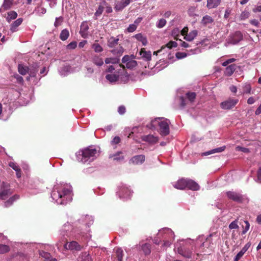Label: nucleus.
I'll use <instances>...</instances> for the list:
<instances>
[{
    "label": "nucleus",
    "instance_id": "1",
    "mask_svg": "<svg viewBox=\"0 0 261 261\" xmlns=\"http://www.w3.org/2000/svg\"><path fill=\"white\" fill-rule=\"evenodd\" d=\"M71 187L68 184L55 185L51 193V198L58 204H66L71 200Z\"/></svg>",
    "mask_w": 261,
    "mask_h": 261
},
{
    "label": "nucleus",
    "instance_id": "53",
    "mask_svg": "<svg viewBox=\"0 0 261 261\" xmlns=\"http://www.w3.org/2000/svg\"><path fill=\"white\" fill-rule=\"evenodd\" d=\"M229 228L230 229H237L239 228V226L238 225V221L237 220L232 221L229 225Z\"/></svg>",
    "mask_w": 261,
    "mask_h": 261
},
{
    "label": "nucleus",
    "instance_id": "25",
    "mask_svg": "<svg viewBox=\"0 0 261 261\" xmlns=\"http://www.w3.org/2000/svg\"><path fill=\"white\" fill-rule=\"evenodd\" d=\"M13 4V0H4L3 5L0 8V12H3L10 9Z\"/></svg>",
    "mask_w": 261,
    "mask_h": 261
},
{
    "label": "nucleus",
    "instance_id": "34",
    "mask_svg": "<svg viewBox=\"0 0 261 261\" xmlns=\"http://www.w3.org/2000/svg\"><path fill=\"white\" fill-rule=\"evenodd\" d=\"M119 39L115 38L114 37H110L108 41V45L110 47H113L118 43Z\"/></svg>",
    "mask_w": 261,
    "mask_h": 261
},
{
    "label": "nucleus",
    "instance_id": "36",
    "mask_svg": "<svg viewBox=\"0 0 261 261\" xmlns=\"http://www.w3.org/2000/svg\"><path fill=\"white\" fill-rule=\"evenodd\" d=\"M22 22V18H18L16 21H15L11 25V31L12 32H14L16 31L17 28L20 25V24Z\"/></svg>",
    "mask_w": 261,
    "mask_h": 261
},
{
    "label": "nucleus",
    "instance_id": "2",
    "mask_svg": "<svg viewBox=\"0 0 261 261\" xmlns=\"http://www.w3.org/2000/svg\"><path fill=\"white\" fill-rule=\"evenodd\" d=\"M74 218L71 216L69 220L71 221L72 224H70L68 222L64 224L61 229L60 230V235L62 236V241L65 242L67 238L75 236L76 234L83 235L85 232L81 231L76 221H72Z\"/></svg>",
    "mask_w": 261,
    "mask_h": 261
},
{
    "label": "nucleus",
    "instance_id": "38",
    "mask_svg": "<svg viewBox=\"0 0 261 261\" xmlns=\"http://www.w3.org/2000/svg\"><path fill=\"white\" fill-rule=\"evenodd\" d=\"M69 36V33L67 29H65L63 30L60 35V38L62 41L67 40Z\"/></svg>",
    "mask_w": 261,
    "mask_h": 261
},
{
    "label": "nucleus",
    "instance_id": "12",
    "mask_svg": "<svg viewBox=\"0 0 261 261\" xmlns=\"http://www.w3.org/2000/svg\"><path fill=\"white\" fill-rule=\"evenodd\" d=\"M229 199L237 202H242L243 200V196L238 193L229 191L226 193Z\"/></svg>",
    "mask_w": 261,
    "mask_h": 261
},
{
    "label": "nucleus",
    "instance_id": "23",
    "mask_svg": "<svg viewBox=\"0 0 261 261\" xmlns=\"http://www.w3.org/2000/svg\"><path fill=\"white\" fill-rule=\"evenodd\" d=\"M221 0H207L206 7L208 9L217 8L221 3Z\"/></svg>",
    "mask_w": 261,
    "mask_h": 261
},
{
    "label": "nucleus",
    "instance_id": "64",
    "mask_svg": "<svg viewBox=\"0 0 261 261\" xmlns=\"http://www.w3.org/2000/svg\"><path fill=\"white\" fill-rule=\"evenodd\" d=\"M256 181L261 182V167H260L257 171Z\"/></svg>",
    "mask_w": 261,
    "mask_h": 261
},
{
    "label": "nucleus",
    "instance_id": "57",
    "mask_svg": "<svg viewBox=\"0 0 261 261\" xmlns=\"http://www.w3.org/2000/svg\"><path fill=\"white\" fill-rule=\"evenodd\" d=\"M180 106L181 108H184L187 105L186 99L182 96L180 97Z\"/></svg>",
    "mask_w": 261,
    "mask_h": 261
},
{
    "label": "nucleus",
    "instance_id": "58",
    "mask_svg": "<svg viewBox=\"0 0 261 261\" xmlns=\"http://www.w3.org/2000/svg\"><path fill=\"white\" fill-rule=\"evenodd\" d=\"M249 16V13L247 11L242 12L240 15L241 20H244L247 18Z\"/></svg>",
    "mask_w": 261,
    "mask_h": 261
},
{
    "label": "nucleus",
    "instance_id": "56",
    "mask_svg": "<svg viewBox=\"0 0 261 261\" xmlns=\"http://www.w3.org/2000/svg\"><path fill=\"white\" fill-rule=\"evenodd\" d=\"M244 223L245 224V227L242 231V234H245L249 230L250 227V224L247 221H245Z\"/></svg>",
    "mask_w": 261,
    "mask_h": 261
},
{
    "label": "nucleus",
    "instance_id": "39",
    "mask_svg": "<svg viewBox=\"0 0 261 261\" xmlns=\"http://www.w3.org/2000/svg\"><path fill=\"white\" fill-rule=\"evenodd\" d=\"M18 69L19 73L21 75H25L29 72V68L21 64L18 65Z\"/></svg>",
    "mask_w": 261,
    "mask_h": 261
},
{
    "label": "nucleus",
    "instance_id": "50",
    "mask_svg": "<svg viewBox=\"0 0 261 261\" xmlns=\"http://www.w3.org/2000/svg\"><path fill=\"white\" fill-rule=\"evenodd\" d=\"M121 152H119L114 155V160L117 161H120L124 159V157L123 155H121Z\"/></svg>",
    "mask_w": 261,
    "mask_h": 261
},
{
    "label": "nucleus",
    "instance_id": "28",
    "mask_svg": "<svg viewBox=\"0 0 261 261\" xmlns=\"http://www.w3.org/2000/svg\"><path fill=\"white\" fill-rule=\"evenodd\" d=\"M46 9L42 7L41 5L36 7L34 11V13H35L37 15L39 16H42L45 13H46Z\"/></svg>",
    "mask_w": 261,
    "mask_h": 261
},
{
    "label": "nucleus",
    "instance_id": "41",
    "mask_svg": "<svg viewBox=\"0 0 261 261\" xmlns=\"http://www.w3.org/2000/svg\"><path fill=\"white\" fill-rule=\"evenodd\" d=\"M37 72L38 69L36 66H32L30 68H29L28 73L29 74L30 76L33 77H35Z\"/></svg>",
    "mask_w": 261,
    "mask_h": 261
},
{
    "label": "nucleus",
    "instance_id": "15",
    "mask_svg": "<svg viewBox=\"0 0 261 261\" xmlns=\"http://www.w3.org/2000/svg\"><path fill=\"white\" fill-rule=\"evenodd\" d=\"M63 247L65 249H69L71 250L79 251L81 249V246L75 241L71 242L69 245H68L67 243H65L63 245Z\"/></svg>",
    "mask_w": 261,
    "mask_h": 261
},
{
    "label": "nucleus",
    "instance_id": "10",
    "mask_svg": "<svg viewBox=\"0 0 261 261\" xmlns=\"http://www.w3.org/2000/svg\"><path fill=\"white\" fill-rule=\"evenodd\" d=\"M132 192L125 185H122L117 192V195L121 199H127L130 196Z\"/></svg>",
    "mask_w": 261,
    "mask_h": 261
},
{
    "label": "nucleus",
    "instance_id": "11",
    "mask_svg": "<svg viewBox=\"0 0 261 261\" xmlns=\"http://www.w3.org/2000/svg\"><path fill=\"white\" fill-rule=\"evenodd\" d=\"M178 253L182 256L190 258L192 255V249L186 247L179 246L177 248Z\"/></svg>",
    "mask_w": 261,
    "mask_h": 261
},
{
    "label": "nucleus",
    "instance_id": "17",
    "mask_svg": "<svg viewBox=\"0 0 261 261\" xmlns=\"http://www.w3.org/2000/svg\"><path fill=\"white\" fill-rule=\"evenodd\" d=\"M141 139L143 141L147 142L152 144L156 143L159 140L158 137L154 136L153 135L143 136L141 137Z\"/></svg>",
    "mask_w": 261,
    "mask_h": 261
},
{
    "label": "nucleus",
    "instance_id": "20",
    "mask_svg": "<svg viewBox=\"0 0 261 261\" xmlns=\"http://www.w3.org/2000/svg\"><path fill=\"white\" fill-rule=\"evenodd\" d=\"M173 186L178 190L186 189V179L181 178L173 184Z\"/></svg>",
    "mask_w": 261,
    "mask_h": 261
},
{
    "label": "nucleus",
    "instance_id": "32",
    "mask_svg": "<svg viewBox=\"0 0 261 261\" xmlns=\"http://www.w3.org/2000/svg\"><path fill=\"white\" fill-rule=\"evenodd\" d=\"M236 69V65L235 64H231L225 69V74L227 76H231Z\"/></svg>",
    "mask_w": 261,
    "mask_h": 261
},
{
    "label": "nucleus",
    "instance_id": "46",
    "mask_svg": "<svg viewBox=\"0 0 261 261\" xmlns=\"http://www.w3.org/2000/svg\"><path fill=\"white\" fill-rule=\"evenodd\" d=\"M119 62V59L116 58H107L105 59V63L106 64H115Z\"/></svg>",
    "mask_w": 261,
    "mask_h": 261
},
{
    "label": "nucleus",
    "instance_id": "43",
    "mask_svg": "<svg viewBox=\"0 0 261 261\" xmlns=\"http://www.w3.org/2000/svg\"><path fill=\"white\" fill-rule=\"evenodd\" d=\"M17 16V14L15 11H10L8 13L7 20L10 22L11 20L15 19Z\"/></svg>",
    "mask_w": 261,
    "mask_h": 261
},
{
    "label": "nucleus",
    "instance_id": "31",
    "mask_svg": "<svg viewBox=\"0 0 261 261\" xmlns=\"http://www.w3.org/2000/svg\"><path fill=\"white\" fill-rule=\"evenodd\" d=\"M40 255L45 259V261L57 260L56 258L52 257L50 253L44 251H40Z\"/></svg>",
    "mask_w": 261,
    "mask_h": 261
},
{
    "label": "nucleus",
    "instance_id": "62",
    "mask_svg": "<svg viewBox=\"0 0 261 261\" xmlns=\"http://www.w3.org/2000/svg\"><path fill=\"white\" fill-rule=\"evenodd\" d=\"M136 25H135L134 23L130 24L129 25V27L127 28V31L128 32L132 33L134 32L137 29Z\"/></svg>",
    "mask_w": 261,
    "mask_h": 261
},
{
    "label": "nucleus",
    "instance_id": "13",
    "mask_svg": "<svg viewBox=\"0 0 261 261\" xmlns=\"http://www.w3.org/2000/svg\"><path fill=\"white\" fill-rule=\"evenodd\" d=\"M130 0H121L120 1H115L114 9L116 11H122L130 4Z\"/></svg>",
    "mask_w": 261,
    "mask_h": 261
},
{
    "label": "nucleus",
    "instance_id": "24",
    "mask_svg": "<svg viewBox=\"0 0 261 261\" xmlns=\"http://www.w3.org/2000/svg\"><path fill=\"white\" fill-rule=\"evenodd\" d=\"M225 148H226V146H221V147H218V148H215V149H212L211 150H209L208 151L203 152V153H202V155H204V156H206V155H210L211 154H213V153H215L221 152L224 151Z\"/></svg>",
    "mask_w": 261,
    "mask_h": 261
},
{
    "label": "nucleus",
    "instance_id": "30",
    "mask_svg": "<svg viewBox=\"0 0 261 261\" xmlns=\"http://www.w3.org/2000/svg\"><path fill=\"white\" fill-rule=\"evenodd\" d=\"M19 198V196L18 195H14V196L10 197L7 201L5 202L4 206L5 207L10 206L13 204V203L16 200L18 199Z\"/></svg>",
    "mask_w": 261,
    "mask_h": 261
},
{
    "label": "nucleus",
    "instance_id": "27",
    "mask_svg": "<svg viewBox=\"0 0 261 261\" xmlns=\"http://www.w3.org/2000/svg\"><path fill=\"white\" fill-rule=\"evenodd\" d=\"M70 67L69 65H64L59 69V72L61 75L66 76L70 72Z\"/></svg>",
    "mask_w": 261,
    "mask_h": 261
},
{
    "label": "nucleus",
    "instance_id": "61",
    "mask_svg": "<svg viewBox=\"0 0 261 261\" xmlns=\"http://www.w3.org/2000/svg\"><path fill=\"white\" fill-rule=\"evenodd\" d=\"M251 91V87L250 85L246 84L243 87V92L245 93H249Z\"/></svg>",
    "mask_w": 261,
    "mask_h": 261
},
{
    "label": "nucleus",
    "instance_id": "29",
    "mask_svg": "<svg viewBox=\"0 0 261 261\" xmlns=\"http://www.w3.org/2000/svg\"><path fill=\"white\" fill-rule=\"evenodd\" d=\"M197 30H193L189 34H187L185 36L184 39L188 41H191L197 36Z\"/></svg>",
    "mask_w": 261,
    "mask_h": 261
},
{
    "label": "nucleus",
    "instance_id": "49",
    "mask_svg": "<svg viewBox=\"0 0 261 261\" xmlns=\"http://www.w3.org/2000/svg\"><path fill=\"white\" fill-rule=\"evenodd\" d=\"M196 10V7L195 6L190 7L188 11V14L190 16H193L195 15V13Z\"/></svg>",
    "mask_w": 261,
    "mask_h": 261
},
{
    "label": "nucleus",
    "instance_id": "59",
    "mask_svg": "<svg viewBox=\"0 0 261 261\" xmlns=\"http://www.w3.org/2000/svg\"><path fill=\"white\" fill-rule=\"evenodd\" d=\"M77 46V43L75 41H72L68 44L67 46V48L70 49L75 48Z\"/></svg>",
    "mask_w": 261,
    "mask_h": 261
},
{
    "label": "nucleus",
    "instance_id": "63",
    "mask_svg": "<svg viewBox=\"0 0 261 261\" xmlns=\"http://www.w3.org/2000/svg\"><path fill=\"white\" fill-rule=\"evenodd\" d=\"M120 141V138L119 137H115L111 141L112 145H116L118 144Z\"/></svg>",
    "mask_w": 261,
    "mask_h": 261
},
{
    "label": "nucleus",
    "instance_id": "42",
    "mask_svg": "<svg viewBox=\"0 0 261 261\" xmlns=\"http://www.w3.org/2000/svg\"><path fill=\"white\" fill-rule=\"evenodd\" d=\"M10 250V248L6 245L0 244V254H4L8 252Z\"/></svg>",
    "mask_w": 261,
    "mask_h": 261
},
{
    "label": "nucleus",
    "instance_id": "54",
    "mask_svg": "<svg viewBox=\"0 0 261 261\" xmlns=\"http://www.w3.org/2000/svg\"><path fill=\"white\" fill-rule=\"evenodd\" d=\"M63 21V17L60 16L59 17H56L55 22L54 23V25L56 27H58V26L61 24V23Z\"/></svg>",
    "mask_w": 261,
    "mask_h": 261
},
{
    "label": "nucleus",
    "instance_id": "21",
    "mask_svg": "<svg viewBox=\"0 0 261 261\" xmlns=\"http://www.w3.org/2000/svg\"><path fill=\"white\" fill-rule=\"evenodd\" d=\"M139 55L141 58L145 61H149L151 58V54L150 51H146L145 48H141Z\"/></svg>",
    "mask_w": 261,
    "mask_h": 261
},
{
    "label": "nucleus",
    "instance_id": "14",
    "mask_svg": "<svg viewBox=\"0 0 261 261\" xmlns=\"http://www.w3.org/2000/svg\"><path fill=\"white\" fill-rule=\"evenodd\" d=\"M243 38L241 33L239 31L236 32L234 34L230 36L228 39V43L236 44L239 43Z\"/></svg>",
    "mask_w": 261,
    "mask_h": 261
},
{
    "label": "nucleus",
    "instance_id": "18",
    "mask_svg": "<svg viewBox=\"0 0 261 261\" xmlns=\"http://www.w3.org/2000/svg\"><path fill=\"white\" fill-rule=\"evenodd\" d=\"M145 160L144 155L141 154L133 156L130 160V162L133 164L139 165L142 164Z\"/></svg>",
    "mask_w": 261,
    "mask_h": 261
},
{
    "label": "nucleus",
    "instance_id": "16",
    "mask_svg": "<svg viewBox=\"0 0 261 261\" xmlns=\"http://www.w3.org/2000/svg\"><path fill=\"white\" fill-rule=\"evenodd\" d=\"M186 188L192 191H198L200 189V186L195 181L186 179Z\"/></svg>",
    "mask_w": 261,
    "mask_h": 261
},
{
    "label": "nucleus",
    "instance_id": "35",
    "mask_svg": "<svg viewBox=\"0 0 261 261\" xmlns=\"http://www.w3.org/2000/svg\"><path fill=\"white\" fill-rule=\"evenodd\" d=\"M134 37L138 41L142 42L143 45L145 46L147 43V39L141 34H137L134 36Z\"/></svg>",
    "mask_w": 261,
    "mask_h": 261
},
{
    "label": "nucleus",
    "instance_id": "45",
    "mask_svg": "<svg viewBox=\"0 0 261 261\" xmlns=\"http://www.w3.org/2000/svg\"><path fill=\"white\" fill-rule=\"evenodd\" d=\"M137 65V62L135 60L131 59L127 64L125 65L126 67L129 69H133Z\"/></svg>",
    "mask_w": 261,
    "mask_h": 261
},
{
    "label": "nucleus",
    "instance_id": "37",
    "mask_svg": "<svg viewBox=\"0 0 261 261\" xmlns=\"http://www.w3.org/2000/svg\"><path fill=\"white\" fill-rule=\"evenodd\" d=\"M79 261H91V258L89 253L84 252L79 257Z\"/></svg>",
    "mask_w": 261,
    "mask_h": 261
},
{
    "label": "nucleus",
    "instance_id": "7",
    "mask_svg": "<svg viewBox=\"0 0 261 261\" xmlns=\"http://www.w3.org/2000/svg\"><path fill=\"white\" fill-rule=\"evenodd\" d=\"M2 191L0 192V199L5 200L10 196L13 192L10 188V185L5 182H3L1 184Z\"/></svg>",
    "mask_w": 261,
    "mask_h": 261
},
{
    "label": "nucleus",
    "instance_id": "44",
    "mask_svg": "<svg viewBox=\"0 0 261 261\" xmlns=\"http://www.w3.org/2000/svg\"><path fill=\"white\" fill-rule=\"evenodd\" d=\"M116 254L119 261H122L123 252L121 248H117L116 249Z\"/></svg>",
    "mask_w": 261,
    "mask_h": 261
},
{
    "label": "nucleus",
    "instance_id": "33",
    "mask_svg": "<svg viewBox=\"0 0 261 261\" xmlns=\"http://www.w3.org/2000/svg\"><path fill=\"white\" fill-rule=\"evenodd\" d=\"M119 76L115 74H108L106 76V79L111 83L116 82L118 80Z\"/></svg>",
    "mask_w": 261,
    "mask_h": 261
},
{
    "label": "nucleus",
    "instance_id": "40",
    "mask_svg": "<svg viewBox=\"0 0 261 261\" xmlns=\"http://www.w3.org/2000/svg\"><path fill=\"white\" fill-rule=\"evenodd\" d=\"M92 48L95 53H99L103 51L102 47L97 43H93L91 46Z\"/></svg>",
    "mask_w": 261,
    "mask_h": 261
},
{
    "label": "nucleus",
    "instance_id": "4",
    "mask_svg": "<svg viewBox=\"0 0 261 261\" xmlns=\"http://www.w3.org/2000/svg\"><path fill=\"white\" fill-rule=\"evenodd\" d=\"M98 155V151L93 147L80 150L76 153L77 160L84 164H89Z\"/></svg>",
    "mask_w": 261,
    "mask_h": 261
},
{
    "label": "nucleus",
    "instance_id": "48",
    "mask_svg": "<svg viewBox=\"0 0 261 261\" xmlns=\"http://www.w3.org/2000/svg\"><path fill=\"white\" fill-rule=\"evenodd\" d=\"M187 97L188 98V99L191 101L192 102L194 101V100L195 98L196 97V94L194 92H188L186 94Z\"/></svg>",
    "mask_w": 261,
    "mask_h": 261
},
{
    "label": "nucleus",
    "instance_id": "52",
    "mask_svg": "<svg viewBox=\"0 0 261 261\" xmlns=\"http://www.w3.org/2000/svg\"><path fill=\"white\" fill-rule=\"evenodd\" d=\"M177 46V42L175 41H170L166 45V46L169 49H171L173 47H176Z\"/></svg>",
    "mask_w": 261,
    "mask_h": 261
},
{
    "label": "nucleus",
    "instance_id": "9",
    "mask_svg": "<svg viewBox=\"0 0 261 261\" xmlns=\"http://www.w3.org/2000/svg\"><path fill=\"white\" fill-rule=\"evenodd\" d=\"M136 248L139 251H142L145 255H148L151 253V245L147 243L141 242L136 246Z\"/></svg>",
    "mask_w": 261,
    "mask_h": 261
},
{
    "label": "nucleus",
    "instance_id": "3",
    "mask_svg": "<svg viewBox=\"0 0 261 261\" xmlns=\"http://www.w3.org/2000/svg\"><path fill=\"white\" fill-rule=\"evenodd\" d=\"M169 120L164 117H158L150 121V123L146 125V127L152 130L157 129L160 134L163 136L168 135L169 134Z\"/></svg>",
    "mask_w": 261,
    "mask_h": 261
},
{
    "label": "nucleus",
    "instance_id": "19",
    "mask_svg": "<svg viewBox=\"0 0 261 261\" xmlns=\"http://www.w3.org/2000/svg\"><path fill=\"white\" fill-rule=\"evenodd\" d=\"M89 30V26L88 25V23L86 21H84L82 23L80 26V33L81 36L86 38L87 37L88 33V31Z\"/></svg>",
    "mask_w": 261,
    "mask_h": 261
},
{
    "label": "nucleus",
    "instance_id": "55",
    "mask_svg": "<svg viewBox=\"0 0 261 261\" xmlns=\"http://www.w3.org/2000/svg\"><path fill=\"white\" fill-rule=\"evenodd\" d=\"M176 57L178 59H183L187 56V54L186 53L177 52L176 53Z\"/></svg>",
    "mask_w": 261,
    "mask_h": 261
},
{
    "label": "nucleus",
    "instance_id": "8",
    "mask_svg": "<svg viewBox=\"0 0 261 261\" xmlns=\"http://www.w3.org/2000/svg\"><path fill=\"white\" fill-rule=\"evenodd\" d=\"M239 100L237 98H229L220 103L221 109L225 110H230L238 103Z\"/></svg>",
    "mask_w": 261,
    "mask_h": 261
},
{
    "label": "nucleus",
    "instance_id": "60",
    "mask_svg": "<svg viewBox=\"0 0 261 261\" xmlns=\"http://www.w3.org/2000/svg\"><path fill=\"white\" fill-rule=\"evenodd\" d=\"M236 60L234 58H231V59H229L228 60H227L226 61H225V62H224L222 64V65L223 66H227L229 64H230L233 62H234Z\"/></svg>",
    "mask_w": 261,
    "mask_h": 261
},
{
    "label": "nucleus",
    "instance_id": "51",
    "mask_svg": "<svg viewBox=\"0 0 261 261\" xmlns=\"http://www.w3.org/2000/svg\"><path fill=\"white\" fill-rule=\"evenodd\" d=\"M103 9V6L99 5L98 9L96 10L95 13V15L97 17L99 16L102 14Z\"/></svg>",
    "mask_w": 261,
    "mask_h": 261
},
{
    "label": "nucleus",
    "instance_id": "47",
    "mask_svg": "<svg viewBox=\"0 0 261 261\" xmlns=\"http://www.w3.org/2000/svg\"><path fill=\"white\" fill-rule=\"evenodd\" d=\"M166 24V20L163 18L160 19L156 23L158 28H163Z\"/></svg>",
    "mask_w": 261,
    "mask_h": 261
},
{
    "label": "nucleus",
    "instance_id": "6",
    "mask_svg": "<svg viewBox=\"0 0 261 261\" xmlns=\"http://www.w3.org/2000/svg\"><path fill=\"white\" fill-rule=\"evenodd\" d=\"M76 221L77 222L78 225L81 224V222H82L81 225L79 226V228L81 231L84 232L83 230L87 228V226L89 227L93 224V218L92 216L86 215L83 216L81 219H78Z\"/></svg>",
    "mask_w": 261,
    "mask_h": 261
},
{
    "label": "nucleus",
    "instance_id": "5",
    "mask_svg": "<svg viewBox=\"0 0 261 261\" xmlns=\"http://www.w3.org/2000/svg\"><path fill=\"white\" fill-rule=\"evenodd\" d=\"M161 235L164 239L163 247H169L171 244V241L174 238L173 231L169 228H164L159 230L158 234L159 238Z\"/></svg>",
    "mask_w": 261,
    "mask_h": 261
},
{
    "label": "nucleus",
    "instance_id": "22",
    "mask_svg": "<svg viewBox=\"0 0 261 261\" xmlns=\"http://www.w3.org/2000/svg\"><path fill=\"white\" fill-rule=\"evenodd\" d=\"M92 63L97 66H101L103 64V61L100 56L94 55L91 58Z\"/></svg>",
    "mask_w": 261,
    "mask_h": 261
},
{
    "label": "nucleus",
    "instance_id": "26",
    "mask_svg": "<svg viewBox=\"0 0 261 261\" xmlns=\"http://www.w3.org/2000/svg\"><path fill=\"white\" fill-rule=\"evenodd\" d=\"M214 22V19L210 16L206 15L202 17L201 23L204 26H207Z\"/></svg>",
    "mask_w": 261,
    "mask_h": 261
}]
</instances>
